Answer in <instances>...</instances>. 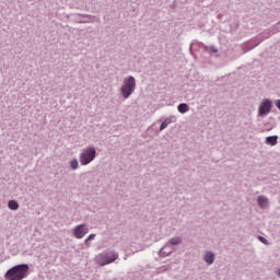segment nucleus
Returning <instances> with one entry per match:
<instances>
[{
    "mask_svg": "<svg viewBox=\"0 0 280 280\" xmlns=\"http://www.w3.org/2000/svg\"><path fill=\"white\" fill-rule=\"evenodd\" d=\"M80 167V162L78 161V159H72L71 161H70V168L71 170H73V171H75V170H78Z\"/></svg>",
    "mask_w": 280,
    "mask_h": 280,
    "instance_id": "nucleus-17",
    "label": "nucleus"
},
{
    "mask_svg": "<svg viewBox=\"0 0 280 280\" xmlns=\"http://www.w3.org/2000/svg\"><path fill=\"white\" fill-rule=\"evenodd\" d=\"M119 259V254L115 250L107 249L98 254L95 261L98 266H108L109 264H115Z\"/></svg>",
    "mask_w": 280,
    "mask_h": 280,
    "instance_id": "nucleus-3",
    "label": "nucleus"
},
{
    "mask_svg": "<svg viewBox=\"0 0 280 280\" xmlns=\"http://www.w3.org/2000/svg\"><path fill=\"white\" fill-rule=\"evenodd\" d=\"M272 110V101L264 98L258 107V117H267Z\"/></svg>",
    "mask_w": 280,
    "mask_h": 280,
    "instance_id": "nucleus-5",
    "label": "nucleus"
},
{
    "mask_svg": "<svg viewBox=\"0 0 280 280\" xmlns=\"http://www.w3.org/2000/svg\"><path fill=\"white\" fill-rule=\"evenodd\" d=\"M177 110L182 115H185V113H189V105H187V103H182L177 106Z\"/></svg>",
    "mask_w": 280,
    "mask_h": 280,
    "instance_id": "nucleus-13",
    "label": "nucleus"
},
{
    "mask_svg": "<svg viewBox=\"0 0 280 280\" xmlns=\"http://www.w3.org/2000/svg\"><path fill=\"white\" fill-rule=\"evenodd\" d=\"M257 202L260 209H268V198H266L265 196H259L257 198Z\"/></svg>",
    "mask_w": 280,
    "mask_h": 280,
    "instance_id": "nucleus-11",
    "label": "nucleus"
},
{
    "mask_svg": "<svg viewBox=\"0 0 280 280\" xmlns=\"http://www.w3.org/2000/svg\"><path fill=\"white\" fill-rule=\"evenodd\" d=\"M259 242H261V244H265V246H270V241L267 240L264 236H258Z\"/></svg>",
    "mask_w": 280,
    "mask_h": 280,
    "instance_id": "nucleus-19",
    "label": "nucleus"
},
{
    "mask_svg": "<svg viewBox=\"0 0 280 280\" xmlns=\"http://www.w3.org/2000/svg\"><path fill=\"white\" fill-rule=\"evenodd\" d=\"M170 124H176V116L165 118L164 121L160 125V131L165 130Z\"/></svg>",
    "mask_w": 280,
    "mask_h": 280,
    "instance_id": "nucleus-8",
    "label": "nucleus"
},
{
    "mask_svg": "<svg viewBox=\"0 0 280 280\" xmlns=\"http://www.w3.org/2000/svg\"><path fill=\"white\" fill-rule=\"evenodd\" d=\"M210 54H218V48L215 46H211L209 48Z\"/></svg>",
    "mask_w": 280,
    "mask_h": 280,
    "instance_id": "nucleus-20",
    "label": "nucleus"
},
{
    "mask_svg": "<svg viewBox=\"0 0 280 280\" xmlns=\"http://www.w3.org/2000/svg\"><path fill=\"white\" fill-rule=\"evenodd\" d=\"M27 275H30V265L21 264L10 268L5 272L4 278L7 280H23L27 279Z\"/></svg>",
    "mask_w": 280,
    "mask_h": 280,
    "instance_id": "nucleus-1",
    "label": "nucleus"
},
{
    "mask_svg": "<svg viewBox=\"0 0 280 280\" xmlns=\"http://www.w3.org/2000/svg\"><path fill=\"white\" fill-rule=\"evenodd\" d=\"M8 208L11 211H16L19 209V201H16V200H9L8 201Z\"/></svg>",
    "mask_w": 280,
    "mask_h": 280,
    "instance_id": "nucleus-16",
    "label": "nucleus"
},
{
    "mask_svg": "<svg viewBox=\"0 0 280 280\" xmlns=\"http://www.w3.org/2000/svg\"><path fill=\"white\" fill-rule=\"evenodd\" d=\"M166 244L167 245L171 244V246H178L179 244H183V237L180 236L171 237L168 240V243Z\"/></svg>",
    "mask_w": 280,
    "mask_h": 280,
    "instance_id": "nucleus-12",
    "label": "nucleus"
},
{
    "mask_svg": "<svg viewBox=\"0 0 280 280\" xmlns=\"http://www.w3.org/2000/svg\"><path fill=\"white\" fill-rule=\"evenodd\" d=\"M265 143L267 145H277V143H279V136H268L265 139Z\"/></svg>",
    "mask_w": 280,
    "mask_h": 280,
    "instance_id": "nucleus-10",
    "label": "nucleus"
},
{
    "mask_svg": "<svg viewBox=\"0 0 280 280\" xmlns=\"http://www.w3.org/2000/svg\"><path fill=\"white\" fill-rule=\"evenodd\" d=\"M93 240H95V234H90V235L85 238L84 244H85V246H86L88 248L91 247V242H93Z\"/></svg>",
    "mask_w": 280,
    "mask_h": 280,
    "instance_id": "nucleus-18",
    "label": "nucleus"
},
{
    "mask_svg": "<svg viewBox=\"0 0 280 280\" xmlns=\"http://www.w3.org/2000/svg\"><path fill=\"white\" fill-rule=\"evenodd\" d=\"M272 34H275V32H270V31H267V32H264L261 33L258 37H257V43H256V47L257 45L264 43V40L270 38V36H272Z\"/></svg>",
    "mask_w": 280,
    "mask_h": 280,
    "instance_id": "nucleus-9",
    "label": "nucleus"
},
{
    "mask_svg": "<svg viewBox=\"0 0 280 280\" xmlns=\"http://www.w3.org/2000/svg\"><path fill=\"white\" fill-rule=\"evenodd\" d=\"M195 47H200V49H205L206 51L209 49V47L205 46V44L195 42L190 44V48H189L190 54L194 51Z\"/></svg>",
    "mask_w": 280,
    "mask_h": 280,
    "instance_id": "nucleus-15",
    "label": "nucleus"
},
{
    "mask_svg": "<svg viewBox=\"0 0 280 280\" xmlns=\"http://www.w3.org/2000/svg\"><path fill=\"white\" fill-rule=\"evenodd\" d=\"M167 246L168 245L166 243L165 246L160 249L159 252L160 257H170V255H172V250H168Z\"/></svg>",
    "mask_w": 280,
    "mask_h": 280,
    "instance_id": "nucleus-14",
    "label": "nucleus"
},
{
    "mask_svg": "<svg viewBox=\"0 0 280 280\" xmlns=\"http://www.w3.org/2000/svg\"><path fill=\"white\" fill-rule=\"evenodd\" d=\"M88 233H89V225L86 223H81L79 225H75L72 230V235H74L77 240H82Z\"/></svg>",
    "mask_w": 280,
    "mask_h": 280,
    "instance_id": "nucleus-6",
    "label": "nucleus"
},
{
    "mask_svg": "<svg viewBox=\"0 0 280 280\" xmlns=\"http://www.w3.org/2000/svg\"><path fill=\"white\" fill-rule=\"evenodd\" d=\"M97 158V150L95 149V147H86L84 149L81 150V152L79 153V162L80 165L86 166V165H91V163H93V161H95V159Z\"/></svg>",
    "mask_w": 280,
    "mask_h": 280,
    "instance_id": "nucleus-2",
    "label": "nucleus"
},
{
    "mask_svg": "<svg viewBox=\"0 0 280 280\" xmlns=\"http://www.w3.org/2000/svg\"><path fill=\"white\" fill-rule=\"evenodd\" d=\"M135 89H137V79L132 75L126 77L120 88L124 100H128L135 93Z\"/></svg>",
    "mask_w": 280,
    "mask_h": 280,
    "instance_id": "nucleus-4",
    "label": "nucleus"
},
{
    "mask_svg": "<svg viewBox=\"0 0 280 280\" xmlns=\"http://www.w3.org/2000/svg\"><path fill=\"white\" fill-rule=\"evenodd\" d=\"M202 259L207 264V266H213V262L215 261V253L207 250L205 252Z\"/></svg>",
    "mask_w": 280,
    "mask_h": 280,
    "instance_id": "nucleus-7",
    "label": "nucleus"
},
{
    "mask_svg": "<svg viewBox=\"0 0 280 280\" xmlns=\"http://www.w3.org/2000/svg\"><path fill=\"white\" fill-rule=\"evenodd\" d=\"M278 277L280 278V269L278 270Z\"/></svg>",
    "mask_w": 280,
    "mask_h": 280,
    "instance_id": "nucleus-21",
    "label": "nucleus"
}]
</instances>
